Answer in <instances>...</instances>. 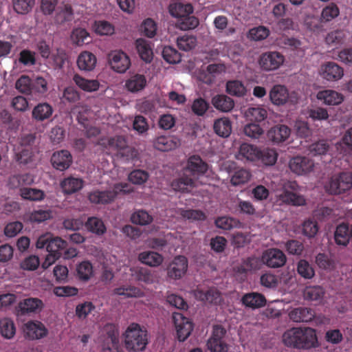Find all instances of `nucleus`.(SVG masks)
Here are the masks:
<instances>
[{
	"label": "nucleus",
	"instance_id": "1",
	"mask_svg": "<svg viewBox=\"0 0 352 352\" xmlns=\"http://www.w3.org/2000/svg\"><path fill=\"white\" fill-rule=\"evenodd\" d=\"M283 342L287 347L309 349L318 346L315 329L311 327H292L283 335Z\"/></svg>",
	"mask_w": 352,
	"mask_h": 352
},
{
	"label": "nucleus",
	"instance_id": "2",
	"mask_svg": "<svg viewBox=\"0 0 352 352\" xmlns=\"http://www.w3.org/2000/svg\"><path fill=\"white\" fill-rule=\"evenodd\" d=\"M122 339L127 352H142L148 344V333L144 327L133 322L122 333Z\"/></svg>",
	"mask_w": 352,
	"mask_h": 352
},
{
	"label": "nucleus",
	"instance_id": "3",
	"mask_svg": "<svg viewBox=\"0 0 352 352\" xmlns=\"http://www.w3.org/2000/svg\"><path fill=\"white\" fill-rule=\"evenodd\" d=\"M128 185L125 183H118L114 185L113 189L108 190H94L88 195L89 200L96 204H107L113 201L120 192H126Z\"/></svg>",
	"mask_w": 352,
	"mask_h": 352
},
{
	"label": "nucleus",
	"instance_id": "4",
	"mask_svg": "<svg viewBox=\"0 0 352 352\" xmlns=\"http://www.w3.org/2000/svg\"><path fill=\"white\" fill-rule=\"evenodd\" d=\"M352 188V173L342 172L333 175L327 186V190L333 195H340Z\"/></svg>",
	"mask_w": 352,
	"mask_h": 352
},
{
	"label": "nucleus",
	"instance_id": "5",
	"mask_svg": "<svg viewBox=\"0 0 352 352\" xmlns=\"http://www.w3.org/2000/svg\"><path fill=\"white\" fill-rule=\"evenodd\" d=\"M270 98L271 102L277 106L287 103L294 104L298 102V95L295 91L289 92L284 85H276L270 91Z\"/></svg>",
	"mask_w": 352,
	"mask_h": 352
},
{
	"label": "nucleus",
	"instance_id": "6",
	"mask_svg": "<svg viewBox=\"0 0 352 352\" xmlns=\"http://www.w3.org/2000/svg\"><path fill=\"white\" fill-rule=\"evenodd\" d=\"M226 331L221 325H214L212 335L207 342L208 349L210 352H228L229 345L224 340Z\"/></svg>",
	"mask_w": 352,
	"mask_h": 352
},
{
	"label": "nucleus",
	"instance_id": "7",
	"mask_svg": "<svg viewBox=\"0 0 352 352\" xmlns=\"http://www.w3.org/2000/svg\"><path fill=\"white\" fill-rule=\"evenodd\" d=\"M111 68L118 73H124L131 66L129 56L122 50H113L107 55Z\"/></svg>",
	"mask_w": 352,
	"mask_h": 352
},
{
	"label": "nucleus",
	"instance_id": "8",
	"mask_svg": "<svg viewBox=\"0 0 352 352\" xmlns=\"http://www.w3.org/2000/svg\"><path fill=\"white\" fill-rule=\"evenodd\" d=\"M173 322L177 332V338L180 342L185 341L193 329V324L189 318L182 314L174 312L172 316Z\"/></svg>",
	"mask_w": 352,
	"mask_h": 352
},
{
	"label": "nucleus",
	"instance_id": "9",
	"mask_svg": "<svg viewBox=\"0 0 352 352\" xmlns=\"http://www.w3.org/2000/svg\"><path fill=\"white\" fill-rule=\"evenodd\" d=\"M107 147L116 151L118 156L126 158V160L131 159L133 156V150L128 146L126 139L122 135L109 138Z\"/></svg>",
	"mask_w": 352,
	"mask_h": 352
},
{
	"label": "nucleus",
	"instance_id": "10",
	"mask_svg": "<svg viewBox=\"0 0 352 352\" xmlns=\"http://www.w3.org/2000/svg\"><path fill=\"white\" fill-rule=\"evenodd\" d=\"M261 260L270 268H278L286 263L287 257L282 250L278 248H271L263 253Z\"/></svg>",
	"mask_w": 352,
	"mask_h": 352
},
{
	"label": "nucleus",
	"instance_id": "11",
	"mask_svg": "<svg viewBox=\"0 0 352 352\" xmlns=\"http://www.w3.org/2000/svg\"><path fill=\"white\" fill-rule=\"evenodd\" d=\"M208 166L199 156L192 155L187 161L186 166L184 168L186 175H189L195 180L208 170Z\"/></svg>",
	"mask_w": 352,
	"mask_h": 352
},
{
	"label": "nucleus",
	"instance_id": "12",
	"mask_svg": "<svg viewBox=\"0 0 352 352\" xmlns=\"http://www.w3.org/2000/svg\"><path fill=\"white\" fill-rule=\"evenodd\" d=\"M188 267V262L186 256H175L167 267L168 277L174 280L180 279L186 273Z\"/></svg>",
	"mask_w": 352,
	"mask_h": 352
},
{
	"label": "nucleus",
	"instance_id": "13",
	"mask_svg": "<svg viewBox=\"0 0 352 352\" xmlns=\"http://www.w3.org/2000/svg\"><path fill=\"white\" fill-rule=\"evenodd\" d=\"M284 56L278 52H267L262 54L258 63L261 67L265 71L277 69L284 63Z\"/></svg>",
	"mask_w": 352,
	"mask_h": 352
},
{
	"label": "nucleus",
	"instance_id": "14",
	"mask_svg": "<svg viewBox=\"0 0 352 352\" xmlns=\"http://www.w3.org/2000/svg\"><path fill=\"white\" fill-rule=\"evenodd\" d=\"M290 170L297 175H305L312 171L314 167V161L305 156H295L289 162Z\"/></svg>",
	"mask_w": 352,
	"mask_h": 352
},
{
	"label": "nucleus",
	"instance_id": "15",
	"mask_svg": "<svg viewBox=\"0 0 352 352\" xmlns=\"http://www.w3.org/2000/svg\"><path fill=\"white\" fill-rule=\"evenodd\" d=\"M23 332L25 337L32 340L41 339L48 334L45 324L38 320H31L25 323Z\"/></svg>",
	"mask_w": 352,
	"mask_h": 352
},
{
	"label": "nucleus",
	"instance_id": "16",
	"mask_svg": "<svg viewBox=\"0 0 352 352\" xmlns=\"http://www.w3.org/2000/svg\"><path fill=\"white\" fill-rule=\"evenodd\" d=\"M73 162V157L67 150H60L54 152L51 157L52 166L60 171H64L69 168Z\"/></svg>",
	"mask_w": 352,
	"mask_h": 352
},
{
	"label": "nucleus",
	"instance_id": "17",
	"mask_svg": "<svg viewBox=\"0 0 352 352\" xmlns=\"http://www.w3.org/2000/svg\"><path fill=\"white\" fill-rule=\"evenodd\" d=\"M344 75L343 69L333 62H328L321 67V76L329 81L340 80Z\"/></svg>",
	"mask_w": 352,
	"mask_h": 352
},
{
	"label": "nucleus",
	"instance_id": "18",
	"mask_svg": "<svg viewBox=\"0 0 352 352\" xmlns=\"http://www.w3.org/2000/svg\"><path fill=\"white\" fill-rule=\"evenodd\" d=\"M97 63L96 56L88 51L82 52L78 56L76 64L78 68L85 72L93 71Z\"/></svg>",
	"mask_w": 352,
	"mask_h": 352
},
{
	"label": "nucleus",
	"instance_id": "19",
	"mask_svg": "<svg viewBox=\"0 0 352 352\" xmlns=\"http://www.w3.org/2000/svg\"><path fill=\"white\" fill-rule=\"evenodd\" d=\"M289 316L295 322H309L314 318L315 313L311 308L299 307L292 309Z\"/></svg>",
	"mask_w": 352,
	"mask_h": 352
},
{
	"label": "nucleus",
	"instance_id": "20",
	"mask_svg": "<svg viewBox=\"0 0 352 352\" xmlns=\"http://www.w3.org/2000/svg\"><path fill=\"white\" fill-rule=\"evenodd\" d=\"M290 129L284 124H278L272 127L267 132V138L274 143L285 142L290 135Z\"/></svg>",
	"mask_w": 352,
	"mask_h": 352
},
{
	"label": "nucleus",
	"instance_id": "21",
	"mask_svg": "<svg viewBox=\"0 0 352 352\" xmlns=\"http://www.w3.org/2000/svg\"><path fill=\"white\" fill-rule=\"evenodd\" d=\"M43 307V301L37 298H28L21 301L18 305V311L21 314L40 311Z\"/></svg>",
	"mask_w": 352,
	"mask_h": 352
},
{
	"label": "nucleus",
	"instance_id": "22",
	"mask_svg": "<svg viewBox=\"0 0 352 352\" xmlns=\"http://www.w3.org/2000/svg\"><path fill=\"white\" fill-rule=\"evenodd\" d=\"M195 296L201 301L214 304H217L221 300V294L214 287L207 289L198 288L195 291Z\"/></svg>",
	"mask_w": 352,
	"mask_h": 352
},
{
	"label": "nucleus",
	"instance_id": "23",
	"mask_svg": "<svg viewBox=\"0 0 352 352\" xmlns=\"http://www.w3.org/2000/svg\"><path fill=\"white\" fill-rule=\"evenodd\" d=\"M258 150L259 149L254 145L243 143L240 146L236 157L238 160L241 161L254 162L258 160Z\"/></svg>",
	"mask_w": 352,
	"mask_h": 352
},
{
	"label": "nucleus",
	"instance_id": "24",
	"mask_svg": "<svg viewBox=\"0 0 352 352\" xmlns=\"http://www.w3.org/2000/svg\"><path fill=\"white\" fill-rule=\"evenodd\" d=\"M180 144L179 140L175 136H160L155 142V148L159 151L166 152L176 148Z\"/></svg>",
	"mask_w": 352,
	"mask_h": 352
},
{
	"label": "nucleus",
	"instance_id": "25",
	"mask_svg": "<svg viewBox=\"0 0 352 352\" xmlns=\"http://www.w3.org/2000/svg\"><path fill=\"white\" fill-rule=\"evenodd\" d=\"M53 111V108L50 104L47 102L38 103L32 109V118L36 122H43L50 119Z\"/></svg>",
	"mask_w": 352,
	"mask_h": 352
},
{
	"label": "nucleus",
	"instance_id": "26",
	"mask_svg": "<svg viewBox=\"0 0 352 352\" xmlns=\"http://www.w3.org/2000/svg\"><path fill=\"white\" fill-rule=\"evenodd\" d=\"M71 113L76 116V120L79 124L83 128H87L89 119L91 115V110L87 105L78 104L73 107L71 109Z\"/></svg>",
	"mask_w": 352,
	"mask_h": 352
},
{
	"label": "nucleus",
	"instance_id": "27",
	"mask_svg": "<svg viewBox=\"0 0 352 352\" xmlns=\"http://www.w3.org/2000/svg\"><path fill=\"white\" fill-rule=\"evenodd\" d=\"M317 98L322 100L327 105H338L344 100L342 94L331 89L319 91L317 94Z\"/></svg>",
	"mask_w": 352,
	"mask_h": 352
},
{
	"label": "nucleus",
	"instance_id": "28",
	"mask_svg": "<svg viewBox=\"0 0 352 352\" xmlns=\"http://www.w3.org/2000/svg\"><path fill=\"white\" fill-rule=\"evenodd\" d=\"M242 303L248 307L256 309L264 307L266 304L265 296L259 293L251 292L245 294L241 299Z\"/></svg>",
	"mask_w": 352,
	"mask_h": 352
},
{
	"label": "nucleus",
	"instance_id": "29",
	"mask_svg": "<svg viewBox=\"0 0 352 352\" xmlns=\"http://www.w3.org/2000/svg\"><path fill=\"white\" fill-rule=\"evenodd\" d=\"M83 184L84 182L82 179L69 177L61 182L60 187L64 194L72 195L81 190Z\"/></svg>",
	"mask_w": 352,
	"mask_h": 352
},
{
	"label": "nucleus",
	"instance_id": "30",
	"mask_svg": "<svg viewBox=\"0 0 352 352\" xmlns=\"http://www.w3.org/2000/svg\"><path fill=\"white\" fill-rule=\"evenodd\" d=\"M135 47L140 58L146 63H151L153 60V53L150 43L144 38L135 41Z\"/></svg>",
	"mask_w": 352,
	"mask_h": 352
},
{
	"label": "nucleus",
	"instance_id": "31",
	"mask_svg": "<svg viewBox=\"0 0 352 352\" xmlns=\"http://www.w3.org/2000/svg\"><path fill=\"white\" fill-rule=\"evenodd\" d=\"M34 182L31 175L28 173L17 174L9 177L8 186L10 188H23V186L30 185Z\"/></svg>",
	"mask_w": 352,
	"mask_h": 352
},
{
	"label": "nucleus",
	"instance_id": "32",
	"mask_svg": "<svg viewBox=\"0 0 352 352\" xmlns=\"http://www.w3.org/2000/svg\"><path fill=\"white\" fill-rule=\"evenodd\" d=\"M212 104L218 110L223 112L231 111L234 105L233 100L224 94H219L212 99Z\"/></svg>",
	"mask_w": 352,
	"mask_h": 352
},
{
	"label": "nucleus",
	"instance_id": "33",
	"mask_svg": "<svg viewBox=\"0 0 352 352\" xmlns=\"http://www.w3.org/2000/svg\"><path fill=\"white\" fill-rule=\"evenodd\" d=\"M138 258L141 263L151 267H157L160 265L164 261V258L160 254L153 251H146L140 253Z\"/></svg>",
	"mask_w": 352,
	"mask_h": 352
},
{
	"label": "nucleus",
	"instance_id": "34",
	"mask_svg": "<svg viewBox=\"0 0 352 352\" xmlns=\"http://www.w3.org/2000/svg\"><path fill=\"white\" fill-rule=\"evenodd\" d=\"M195 180L189 175H186L183 171L182 176L174 180L172 182V188L176 191L182 192H187L190 191V188H192L195 185Z\"/></svg>",
	"mask_w": 352,
	"mask_h": 352
},
{
	"label": "nucleus",
	"instance_id": "35",
	"mask_svg": "<svg viewBox=\"0 0 352 352\" xmlns=\"http://www.w3.org/2000/svg\"><path fill=\"white\" fill-rule=\"evenodd\" d=\"M282 202L295 206H301L306 204V200L302 195L288 190L284 191L279 195Z\"/></svg>",
	"mask_w": 352,
	"mask_h": 352
},
{
	"label": "nucleus",
	"instance_id": "36",
	"mask_svg": "<svg viewBox=\"0 0 352 352\" xmlns=\"http://www.w3.org/2000/svg\"><path fill=\"white\" fill-rule=\"evenodd\" d=\"M213 129L215 133L219 136L227 138L232 132L231 122L226 118L217 119L214 121Z\"/></svg>",
	"mask_w": 352,
	"mask_h": 352
},
{
	"label": "nucleus",
	"instance_id": "37",
	"mask_svg": "<svg viewBox=\"0 0 352 352\" xmlns=\"http://www.w3.org/2000/svg\"><path fill=\"white\" fill-rule=\"evenodd\" d=\"M169 12L171 16L177 18L179 20L188 14H192L193 12V7L190 3H176L170 5Z\"/></svg>",
	"mask_w": 352,
	"mask_h": 352
},
{
	"label": "nucleus",
	"instance_id": "38",
	"mask_svg": "<svg viewBox=\"0 0 352 352\" xmlns=\"http://www.w3.org/2000/svg\"><path fill=\"white\" fill-rule=\"evenodd\" d=\"M146 85V80L142 74H135L126 81V87L131 92H138L143 89Z\"/></svg>",
	"mask_w": 352,
	"mask_h": 352
},
{
	"label": "nucleus",
	"instance_id": "39",
	"mask_svg": "<svg viewBox=\"0 0 352 352\" xmlns=\"http://www.w3.org/2000/svg\"><path fill=\"white\" fill-rule=\"evenodd\" d=\"M334 239L336 244L346 246L351 239L349 226L345 223L338 225L335 231Z\"/></svg>",
	"mask_w": 352,
	"mask_h": 352
},
{
	"label": "nucleus",
	"instance_id": "40",
	"mask_svg": "<svg viewBox=\"0 0 352 352\" xmlns=\"http://www.w3.org/2000/svg\"><path fill=\"white\" fill-rule=\"evenodd\" d=\"M73 80L78 87L85 91H96L100 86L98 80L85 79L78 74L74 75Z\"/></svg>",
	"mask_w": 352,
	"mask_h": 352
},
{
	"label": "nucleus",
	"instance_id": "41",
	"mask_svg": "<svg viewBox=\"0 0 352 352\" xmlns=\"http://www.w3.org/2000/svg\"><path fill=\"white\" fill-rule=\"evenodd\" d=\"M67 245V243L60 237H54L52 235L47 245V252L49 254L60 257L62 251L64 250Z\"/></svg>",
	"mask_w": 352,
	"mask_h": 352
},
{
	"label": "nucleus",
	"instance_id": "42",
	"mask_svg": "<svg viewBox=\"0 0 352 352\" xmlns=\"http://www.w3.org/2000/svg\"><path fill=\"white\" fill-rule=\"evenodd\" d=\"M331 148V144L324 140L312 143L309 146V152L314 156L325 155L329 153Z\"/></svg>",
	"mask_w": 352,
	"mask_h": 352
},
{
	"label": "nucleus",
	"instance_id": "43",
	"mask_svg": "<svg viewBox=\"0 0 352 352\" xmlns=\"http://www.w3.org/2000/svg\"><path fill=\"white\" fill-rule=\"evenodd\" d=\"M76 275L82 281L89 280L94 275L93 265L88 261H83L76 266Z\"/></svg>",
	"mask_w": 352,
	"mask_h": 352
},
{
	"label": "nucleus",
	"instance_id": "44",
	"mask_svg": "<svg viewBox=\"0 0 352 352\" xmlns=\"http://www.w3.org/2000/svg\"><path fill=\"white\" fill-rule=\"evenodd\" d=\"M261 261L255 256L244 259L240 266L237 267L236 272L241 274L255 271L260 268Z\"/></svg>",
	"mask_w": 352,
	"mask_h": 352
},
{
	"label": "nucleus",
	"instance_id": "45",
	"mask_svg": "<svg viewBox=\"0 0 352 352\" xmlns=\"http://www.w3.org/2000/svg\"><path fill=\"white\" fill-rule=\"evenodd\" d=\"M258 153V160H256V161H260L265 166H272L276 163L278 154L274 149H259Z\"/></svg>",
	"mask_w": 352,
	"mask_h": 352
},
{
	"label": "nucleus",
	"instance_id": "46",
	"mask_svg": "<svg viewBox=\"0 0 352 352\" xmlns=\"http://www.w3.org/2000/svg\"><path fill=\"white\" fill-rule=\"evenodd\" d=\"M16 333V327L14 322L8 318L0 320V333L6 338L11 339Z\"/></svg>",
	"mask_w": 352,
	"mask_h": 352
},
{
	"label": "nucleus",
	"instance_id": "47",
	"mask_svg": "<svg viewBox=\"0 0 352 352\" xmlns=\"http://www.w3.org/2000/svg\"><path fill=\"white\" fill-rule=\"evenodd\" d=\"M226 91L232 96L243 97L245 95L247 89L242 82L234 80L227 82Z\"/></svg>",
	"mask_w": 352,
	"mask_h": 352
},
{
	"label": "nucleus",
	"instance_id": "48",
	"mask_svg": "<svg viewBox=\"0 0 352 352\" xmlns=\"http://www.w3.org/2000/svg\"><path fill=\"white\" fill-rule=\"evenodd\" d=\"M324 294V289L320 286H307L303 292V296L307 300H320Z\"/></svg>",
	"mask_w": 352,
	"mask_h": 352
},
{
	"label": "nucleus",
	"instance_id": "49",
	"mask_svg": "<svg viewBox=\"0 0 352 352\" xmlns=\"http://www.w3.org/2000/svg\"><path fill=\"white\" fill-rule=\"evenodd\" d=\"M85 226L89 231L98 235H101L106 232V227L103 221L95 217H89Z\"/></svg>",
	"mask_w": 352,
	"mask_h": 352
},
{
	"label": "nucleus",
	"instance_id": "50",
	"mask_svg": "<svg viewBox=\"0 0 352 352\" xmlns=\"http://www.w3.org/2000/svg\"><path fill=\"white\" fill-rule=\"evenodd\" d=\"M296 270L298 274L305 279H311L315 275L314 267L305 259H300L298 262Z\"/></svg>",
	"mask_w": 352,
	"mask_h": 352
},
{
	"label": "nucleus",
	"instance_id": "51",
	"mask_svg": "<svg viewBox=\"0 0 352 352\" xmlns=\"http://www.w3.org/2000/svg\"><path fill=\"white\" fill-rule=\"evenodd\" d=\"M215 225L221 229L229 230L233 228H239L241 222L235 218L221 217L215 220Z\"/></svg>",
	"mask_w": 352,
	"mask_h": 352
},
{
	"label": "nucleus",
	"instance_id": "52",
	"mask_svg": "<svg viewBox=\"0 0 352 352\" xmlns=\"http://www.w3.org/2000/svg\"><path fill=\"white\" fill-rule=\"evenodd\" d=\"M33 149L17 147L15 149V159L20 164H28L32 161Z\"/></svg>",
	"mask_w": 352,
	"mask_h": 352
},
{
	"label": "nucleus",
	"instance_id": "53",
	"mask_svg": "<svg viewBox=\"0 0 352 352\" xmlns=\"http://www.w3.org/2000/svg\"><path fill=\"white\" fill-rule=\"evenodd\" d=\"M177 44L179 50L188 52L196 46L197 38L194 36L185 34L177 38Z\"/></svg>",
	"mask_w": 352,
	"mask_h": 352
},
{
	"label": "nucleus",
	"instance_id": "54",
	"mask_svg": "<svg viewBox=\"0 0 352 352\" xmlns=\"http://www.w3.org/2000/svg\"><path fill=\"white\" fill-rule=\"evenodd\" d=\"M153 217L144 210H139L133 212L131 217V221L138 225L146 226L153 221Z\"/></svg>",
	"mask_w": 352,
	"mask_h": 352
},
{
	"label": "nucleus",
	"instance_id": "55",
	"mask_svg": "<svg viewBox=\"0 0 352 352\" xmlns=\"http://www.w3.org/2000/svg\"><path fill=\"white\" fill-rule=\"evenodd\" d=\"M188 14L184 18L179 19L177 22V27L182 30H188L195 29L199 23L197 17Z\"/></svg>",
	"mask_w": 352,
	"mask_h": 352
},
{
	"label": "nucleus",
	"instance_id": "56",
	"mask_svg": "<svg viewBox=\"0 0 352 352\" xmlns=\"http://www.w3.org/2000/svg\"><path fill=\"white\" fill-rule=\"evenodd\" d=\"M20 195L24 199L32 201H41L45 197V193L43 190L32 188H21Z\"/></svg>",
	"mask_w": 352,
	"mask_h": 352
},
{
	"label": "nucleus",
	"instance_id": "57",
	"mask_svg": "<svg viewBox=\"0 0 352 352\" xmlns=\"http://www.w3.org/2000/svg\"><path fill=\"white\" fill-rule=\"evenodd\" d=\"M73 9L69 4H65L58 8V12L56 16V21L58 23L71 21L73 17Z\"/></svg>",
	"mask_w": 352,
	"mask_h": 352
},
{
	"label": "nucleus",
	"instance_id": "58",
	"mask_svg": "<svg viewBox=\"0 0 352 352\" xmlns=\"http://www.w3.org/2000/svg\"><path fill=\"white\" fill-rule=\"evenodd\" d=\"M267 116V111L262 107H250L246 111V116L251 121L260 122L263 121Z\"/></svg>",
	"mask_w": 352,
	"mask_h": 352
},
{
	"label": "nucleus",
	"instance_id": "59",
	"mask_svg": "<svg viewBox=\"0 0 352 352\" xmlns=\"http://www.w3.org/2000/svg\"><path fill=\"white\" fill-rule=\"evenodd\" d=\"M164 59L168 63L175 64L181 61V54L173 47L165 46L162 51Z\"/></svg>",
	"mask_w": 352,
	"mask_h": 352
},
{
	"label": "nucleus",
	"instance_id": "60",
	"mask_svg": "<svg viewBox=\"0 0 352 352\" xmlns=\"http://www.w3.org/2000/svg\"><path fill=\"white\" fill-rule=\"evenodd\" d=\"M47 91V82L43 77L32 79V96L43 95Z\"/></svg>",
	"mask_w": 352,
	"mask_h": 352
},
{
	"label": "nucleus",
	"instance_id": "61",
	"mask_svg": "<svg viewBox=\"0 0 352 352\" xmlns=\"http://www.w3.org/2000/svg\"><path fill=\"white\" fill-rule=\"evenodd\" d=\"M340 10L336 4L331 3L322 9L321 19L322 21L329 22L337 17Z\"/></svg>",
	"mask_w": 352,
	"mask_h": 352
},
{
	"label": "nucleus",
	"instance_id": "62",
	"mask_svg": "<svg viewBox=\"0 0 352 352\" xmlns=\"http://www.w3.org/2000/svg\"><path fill=\"white\" fill-rule=\"evenodd\" d=\"M72 39L78 45H82L90 42L89 34L83 28H76L73 30Z\"/></svg>",
	"mask_w": 352,
	"mask_h": 352
},
{
	"label": "nucleus",
	"instance_id": "63",
	"mask_svg": "<svg viewBox=\"0 0 352 352\" xmlns=\"http://www.w3.org/2000/svg\"><path fill=\"white\" fill-rule=\"evenodd\" d=\"M16 89L21 93L32 95V79L27 76H21L16 82Z\"/></svg>",
	"mask_w": 352,
	"mask_h": 352
},
{
	"label": "nucleus",
	"instance_id": "64",
	"mask_svg": "<svg viewBox=\"0 0 352 352\" xmlns=\"http://www.w3.org/2000/svg\"><path fill=\"white\" fill-rule=\"evenodd\" d=\"M148 177V172L140 169L133 170L129 175V180L133 184L138 185L144 184Z\"/></svg>",
	"mask_w": 352,
	"mask_h": 352
}]
</instances>
